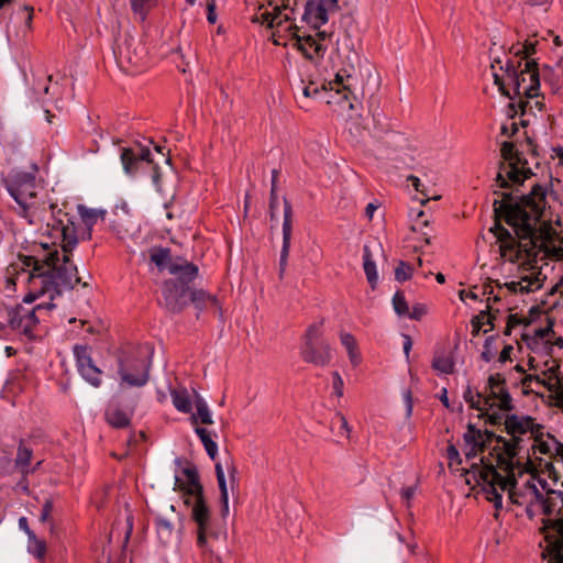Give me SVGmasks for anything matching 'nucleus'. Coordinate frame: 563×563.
Instances as JSON below:
<instances>
[{
    "label": "nucleus",
    "mask_w": 563,
    "mask_h": 563,
    "mask_svg": "<svg viewBox=\"0 0 563 563\" xmlns=\"http://www.w3.org/2000/svg\"><path fill=\"white\" fill-rule=\"evenodd\" d=\"M501 158L495 179V195L501 199L493 202L495 217L512 228L516 238L501 224L493 231L499 242L500 256L511 263H519L517 280L505 283L511 292H533L543 286L545 276L537 265L538 261L553 258L563 261V247L553 241L552 214L548 202V190L534 185L528 195L515 198L511 192H499L511 186H519L532 175L528 161L515 150L510 142L501 144Z\"/></svg>",
    "instance_id": "obj_1"
},
{
    "label": "nucleus",
    "mask_w": 563,
    "mask_h": 563,
    "mask_svg": "<svg viewBox=\"0 0 563 563\" xmlns=\"http://www.w3.org/2000/svg\"><path fill=\"white\" fill-rule=\"evenodd\" d=\"M78 214L86 230L78 233L77 228L67 214L64 219H56L53 212L52 222H47L51 228L49 234L54 238H60L62 251L51 249L48 245L42 244L45 253L42 256H26L23 260L27 267H32L27 276L30 295L29 300L46 291L51 296L59 294L65 289H73L75 285L80 283L77 266L70 261V254L77 246L79 239L89 240L91 238V229L98 220L103 219L106 210L91 209L84 205H79Z\"/></svg>",
    "instance_id": "obj_2"
},
{
    "label": "nucleus",
    "mask_w": 563,
    "mask_h": 563,
    "mask_svg": "<svg viewBox=\"0 0 563 563\" xmlns=\"http://www.w3.org/2000/svg\"><path fill=\"white\" fill-rule=\"evenodd\" d=\"M531 446L528 449V462L526 466L514 465L508 474L490 466H477L472 464L471 468L465 470L463 476L465 483L472 488L479 487L486 499L494 503L498 509L503 506V493L507 492L510 498V485L520 478V475L532 474L542 479L537 474V468H547L551 471L553 463H558V457L563 456V444L553 437L548 435L543 439V430L531 440Z\"/></svg>",
    "instance_id": "obj_3"
},
{
    "label": "nucleus",
    "mask_w": 563,
    "mask_h": 563,
    "mask_svg": "<svg viewBox=\"0 0 563 563\" xmlns=\"http://www.w3.org/2000/svg\"><path fill=\"white\" fill-rule=\"evenodd\" d=\"M510 500L525 506L529 518L544 516L541 532L549 563H563V490L550 488L545 479L523 474L510 485Z\"/></svg>",
    "instance_id": "obj_4"
},
{
    "label": "nucleus",
    "mask_w": 563,
    "mask_h": 563,
    "mask_svg": "<svg viewBox=\"0 0 563 563\" xmlns=\"http://www.w3.org/2000/svg\"><path fill=\"white\" fill-rule=\"evenodd\" d=\"M505 429L510 439L495 437L494 433L476 429L468 424L464 433V453L467 461L475 459L487 449L492 459L482 456L477 466H493L501 473L508 474L511 468L512 459L520 452L521 444L530 441L543 430L541 424L528 416L511 415L505 420Z\"/></svg>",
    "instance_id": "obj_5"
},
{
    "label": "nucleus",
    "mask_w": 563,
    "mask_h": 563,
    "mask_svg": "<svg viewBox=\"0 0 563 563\" xmlns=\"http://www.w3.org/2000/svg\"><path fill=\"white\" fill-rule=\"evenodd\" d=\"M292 10L284 2V0H272L264 11L256 15V21L273 29V41L276 45H286L283 38L292 41V46L308 58L322 57L325 47L322 42L327 37L325 32H318L316 36L300 35L299 29L291 22Z\"/></svg>",
    "instance_id": "obj_6"
},
{
    "label": "nucleus",
    "mask_w": 563,
    "mask_h": 563,
    "mask_svg": "<svg viewBox=\"0 0 563 563\" xmlns=\"http://www.w3.org/2000/svg\"><path fill=\"white\" fill-rule=\"evenodd\" d=\"M501 73H493L494 82L499 91L512 102L509 104L516 114H525L530 106L529 99L539 96L540 78L534 60L507 62L506 68L500 67Z\"/></svg>",
    "instance_id": "obj_7"
},
{
    "label": "nucleus",
    "mask_w": 563,
    "mask_h": 563,
    "mask_svg": "<svg viewBox=\"0 0 563 563\" xmlns=\"http://www.w3.org/2000/svg\"><path fill=\"white\" fill-rule=\"evenodd\" d=\"M5 188L16 203L15 213L30 225L41 224L46 219L47 210L55 209L53 205L47 206L46 201L38 197L40 187L33 174L15 173L7 180Z\"/></svg>",
    "instance_id": "obj_8"
},
{
    "label": "nucleus",
    "mask_w": 563,
    "mask_h": 563,
    "mask_svg": "<svg viewBox=\"0 0 563 563\" xmlns=\"http://www.w3.org/2000/svg\"><path fill=\"white\" fill-rule=\"evenodd\" d=\"M354 85L355 78L352 74L347 73L346 69L340 70L335 75L334 80L324 82L320 87L313 81L305 84L303 80H300L302 98H299L298 101L301 108L307 106L305 102L307 99L312 98L322 100L330 106H338L342 109L345 107L353 109V103L349 101V96Z\"/></svg>",
    "instance_id": "obj_9"
},
{
    "label": "nucleus",
    "mask_w": 563,
    "mask_h": 563,
    "mask_svg": "<svg viewBox=\"0 0 563 563\" xmlns=\"http://www.w3.org/2000/svg\"><path fill=\"white\" fill-rule=\"evenodd\" d=\"M24 258H25V256L20 257L21 272L18 273L16 278L19 280H22L23 283H25L26 287H29L27 276L30 275L32 267H27L24 264V262H23ZM62 292H63V290L59 294H55L54 296H51L49 292L46 291L42 295L36 296L34 299L29 300L27 297L30 295V288H27V294L24 297L25 302H33L34 300H36L43 296H47L48 301L41 302L33 309H29L23 306H16L13 308L5 309L8 324L10 325L11 329L19 331V332L25 334L26 336H31L34 327L38 323L37 313H40L44 310H52L53 308H55L53 300L56 297L60 296Z\"/></svg>",
    "instance_id": "obj_10"
},
{
    "label": "nucleus",
    "mask_w": 563,
    "mask_h": 563,
    "mask_svg": "<svg viewBox=\"0 0 563 563\" xmlns=\"http://www.w3.org/2000/svg\"><path fill=\"white\" fill-rule=\"evenodd\" d=\"M152 347L140 346L119 358V375L122 384L141 387L148 380Z\"/></svg>",
    "instance_id": "obj_11"
},
{
    "label": "nucleus",
    "mask_w": 563,
    "mask_h": 563,
    "mask_svg": "<svg viewBox=\"0 0 563 563\" xmlns=\"http://www.w3.org/2000/svg\"><path fill=\"white\" fill-rule=\"evenodd\" d=\"M185 474L191 485L190 494L192 499L191 517L197 523V543L203 551L208 550V537L213 536L211 529L210 511L202 497V487L198 482L197 472L194 468H186Z\"/></svg>",
    "instance_id": "obj_12"
},
{
    "label": "nucleus",
    "mask_w": 563,
    "mask_h": 563,
    "mask_svg": "<svg viewBox=\"0 0 563 563\" xmlns=\"http://www.w3.org/2000/svg\"><path fill=\"white\" fill-rule=\"evenodd\" d=\"M529 366L540 371V374L529 375L525 383L534 380L537 385L544 386L555 405L563 408V376L559 372V364L554 360H548L541 365L534 356H530Z\"/></svg>",
    "instance_id": "obj_13"
},
{
    "label": "nucleus",
    "mask_w": 563,
    "mask_h": 563,
    "mask_svg": "<svg viewBox=\"0 0 563 563\" xmlns=\"http://www.w3.org/2000/svg\"><path fill=\"white\" fill-rule=\"evenodd\" d=\"M74 355L77 369L82 378L92 386L99 387L102 372L95 365L89 349L85 345H75Z\"/></svg>",
    "instance_id": "obj_14"
},
{
    "label": "nucleus",
    "mask_w": 563,
    "mask_h": 563,
    "mask_svg": "<svg viewBox=\"0 0 563 563\" xmlns=\"http://www.w3.org/2000/svg\"><path fill=\"white\" fill-rule=\"evenodd\" d=\"M484 397L490 398L489 413L495 412L494 408L505 411L511 408V398L505 388V380L500 374L489 376Z\"/></svg>",
    "instance_id": "obj_15"
},
{
    "label": "nucleus",
    "mask_w": 563,
    "mask_h": 563,
    "mask_svg": "<svg viewBox=\"0 0 563 563\" xmlns=\"http://www.w3.org/2000/svg\"><path fill=\"white\" fill-rule=\"evenodd\" d=\"M189 286L179 285L173 279L166 280L163 286L165 307L172 312L181 311L189 302Z\"/></svg>",
    "instance_id": "obj_16"
},
{
    "label": "nucleus",
    "mask_w": 563,
    "mask_h": 563,
    "mask_svg": "<svg viewBox=\"0 0 563 563\" xmlns=\"http://www.w3.org/2000/svg\"><path fill=\"white\" fill-rule=\"evenodd\" d=\"M339 10L338 0H317L306 7L305 16L314 27H320L329 21V16Z\"/></svg>",
    "instance_id": "obj_17"
},
{
    "label": "nucleus",
    "mask_w": 563,
    "mask_h": 563,
    "mask_svg": "<svg viewBox=\"0 0 563 563\" xmlns=\"http://www.w3.org/2000/svg\"><path fill=\"white\" fill-rule=\"evenodd\" d=\"M121 162L126 174L134 175L144 163H151V151L146 147L123 148Z\"/></svg>",
    "instance_id": "obj_18"
},
{
    "label": "nucleus",
    "mask_w": 563,
    "mask_h": 563,
    "mask_svg": "<svg viewBox=\"0 0 563 563\" xmlns=\"http://www.w3.org/2000/svg\"><path fill=\"white\" fill-rule=\"evenodd\" d=\"M115 54L120 63H122V58H125L130 64L139 66L144 59L146 51L140 42L130 37L118 44Z\"/></svg>",
    "instance_id": "obj_19"
},
{
    "label": "nucleus",
    "mask_w": 563,
    "mask_h": 563,
    "mask_svg": "<svg viewBox=\"0 0 563 563\" xmlns=\"http://www.w3.org/2000/svg\"><path fill=\"white\" fill-rule=\"evenodd\" d=\"M302 358L306 362L318 366H325L332 358L331 346L325 341L316 344L303 345L301 350Z\"/></svg>",
    "instance_id": "obj_20"
},
{
    "label": "nucleus",
    "mask_w": 563,
    "mask_h": 563,
    "mask_svg": "<svg viewBox=\"0 0 563 563\" xmlns=\"http://www.w3.org/2000/svg\"><path fill=\"white\" fill-rule=\"evenodd\" d=\"M292 209L291 205L287 199H284V223H283V247L280 252V274L285 272L287 260L289 255L290 241H291V231H292Z\"/></svg>",
    "instance_id": "obj_21"
},
{
    "label": "nucleus",
    "mask_w": 563,
    "mask_h": 563,
    "mask_svg": "<svg viewBox=\"0 0 563 563\" xmlns=\"http://www.w3.org/2000/svg\"><path fill=\"white\" fill-rule=\"evenodd\" d=\"M168 273L176 277L174 280L179 285L188 286L197 277L198 267L187 261L178 260L168 266Z\"/></svg>",
    "instance_id": "obj_22"
},
{
    "label": "nucleus",
    "mask_w": 563,
    "mask_h": 563,
    "mask_svg": "<svg viewBox=\"0 0 563 563\" xmlns=\"http://www.w3.org/2000/svg\"><path fill=\"white\" fill-rule=\"evenodd\" d=\"M463 397L472 408L481 411L483 415H486L493 423L497 422L498 417L496 416V412L489 413L490 398H485L481 393H474L470 387L466 388Z\"/></svg>",
    "instance_id": "obj_23"
},
{
    "label": "nucleus",
    "mask_w": 563,
    "mask_h": 563,
    "mask_svg": "<svg viewBox=\"0 0 563 563\" xmlns=\"http://www.w3.org/2000/svg\"><path fill=\"white\" fill-rule=\"evenodd\" d=\"M192 394L196 412L190 417L191 423L195 426H197L199 422L202 424H212V415L206 400L196 390H194Z\"/></svg>",
    "instance_id": "obj_24"
},
{
    "label": "nucleus",
    "mask_w": 563,
    "mask_h": 563,
    "mask_svg": "<svg viewBox=\"0 0 563 563\" xmlns=\"http://www.w3.org/2000/svg\"><path fill=\"white\" fill-rule=\"evenodd\" d=\"M173 405L175 408L184 413H190L192 411L194 397L185 387H177L170 391Z\"/></svg>",
    "instance_id": "obj_25"
},
{
    "label": "nucleus",
    "mask_w": 563,
    "mask_h": 563,
    "mask_svg": "<svg viewBox=\"0 0 563 563\" xmlns=\"http://www.w3.org/2000/svg\"><path fill=\"white\" fill-rule=\"evenodd\" d=\"M148 254L151 262L155 264L159 271L166 269L168 272V266L175 263V261L170 258L169 249L155 246L150 249Z\"/></svg>",
    "instance_id": "obj_26"
},
{
    "label": "nucleus",
    "mask_w": 563,
    "mask_h": 563,
    "mask_svg": "<svg viewBox=\"0 0 563 563\" xmlns=\"http://www.w3.org/2000/svg\"><path fill=\"white\" fill-rule=\"evenodd\" d=\"M363 268L367 282L371 284L372 288H375L378 282V274L376 269V264L373 260V254L368 245H364L363 247Z\"/></svg>",
    "instance_id": "obj_27"
},
{
    "label": "nucleus",
    "mask_w": 563,
    "mask_h": 563,
    "mask_svg": "<svg viewBox=\"0 0 563 563\" xmlns=\"http://www.w3.org/2000/svg\"><path fill=\"white\" fill-rule=\"evenodd\" d=\"M189 301L192 302L197 308L202 309L207 307L218 308V300L214 296L207 294L201 289H191L189 292Z\"/></svg>",
    "instance_id": "obj_28"
},
{
    "label": "nucleus",
    "mask_w": 563,
    "mask_h": 563,
    "mask_svg": "<svg viewBox=\"0 0 563 563\" xmlns=\"http://www.w3.org/2000/svg\"><path fill=\"white\" fill-rule=\"evenodd\" d=\"M106 419L114 428H124L130 424V416L117 407H110L106 411Z\"/></svg>",
    "instance_id": "obj_29"
},
{
    "label": "nucleus",
    "mask_w": 563,
    "mask_h": 563,
    "mask_svg": "<svg viewBox=\"0 0 563 563\" xmlns=\"http://www.w3.org/2000/svg\"><path fill=\"white\" fill-rule=\"evenodd\" d=\"M195 431L202 442L210 459L216 460L218 455V444L213 441L211 432L202 427H196Z\"/></svg>",
    "instance_id": "obj_30"
},
{
    "label": "nucleus",
    "mask_w": 563,
    "mask_h": 563,
    "mask_svg": "<svg viewBox=\"0 0 563 563\" xmlns=\"http://www.w3.org/2000/svg\"><path fill=\"white\" fill-rule=\"evenodd\" d=\"M340 340L341 344L346 349L349 358L353 364H358L360 362V354L357 351V345L355 338L346 332L340 333Z\"/></svg>",
    "instance_id": "obj_31"
},
{
    "label": "nucleus",
    "mask_w": 563,
    "mask_h": 563,
    "mask_svg": "<svg viewBox=\"0 0 563 563\" xmlns=\"http://www.w3.org/2000/svg\"><path fill=\"white\" fill-rule=\"evenodd\" d=\"M157 4V0H131L132 10L137 13L142 20L147 12Z\"/></svg>",
    "instance_id": "obj_32"
},
{
    "label": "nucleus",
    "mask_w": 563,
    "mask_h": 563,
    "mask_svg": "<svg viewBox=\"0 0 563 563\" xmlns=\"http://www.w3.org/2000/svg\"><path fill=\"white\" fill-rule=\"evenodd\" d=\"M393 307L399 317L409 314V307L402 292L397 291L393 297Z\"/></svg>",
    "instance_id": "obj_33"
},
{
    "label": "nucleus",
    "mask_w": 563,
    "mask_h": 563,
    "mask_svg": "<svg viewBox=\"0 0 563 563\" xmlns=\"http://www.w3.org/2000/svg\"><path fill=\"white\" fill-rule=\"evenodd\" d=\"M29 539V551L34 554L36 558L42 559L46 552V544L43 540H40L35 533L32 534Z\"/></svg>",
    "instance_id": "obj_34"
},
{
    "label": "nucleus",
    "mask_w": 563,
    "mask_h": 563,
    "mask_svg": "<svg viewBox=\"0 0 563 563\" xmlns=\"http://www.w3.org/2000/svg\"><path fill=\"white\" fill-rule=\"evenodd\" d=\"M31 457H32V452L29 449L20 445L18 454H16V459H15V464L21 470V472H23V473L29 472L27 466L30 465Z\"/></svg>",
    "instance_id": "obj_35"
},
{
    "label": "nucleus",
    "mask_w": 563,
    "mask_h": 563,
    "mask_svg": "<svg viewBox=\"0 0 563 563\" xmlns=\"http://www.w3.org/2000/svg\"><path fill=\"white\" fill-rule=\"evenodd\" d=\"M322 324H323V322L320 321V322L311 324L307 329L306 334H305V343H303V345H309V343L310 344H316V343L320 342L319 339L321 336Z\"/></svg>",
    "instance_id": "obj_36"
},
{
    "label": "nucleus",
    "mask_w": 563,
    "mask_h": 563,
    "mask_svg": "<svg viewBox=\"0 0 563 563\" xmlns=\"http://www.w3.org/2000/svg\"><path fill=\"white\" fill-rule=\"evenodd\" d=\"M433 368L442 374L453 372L454 363L449 356H438L433 360Z\"/></svg>",
    "instance_id": "obj_37"
},
{
    "label": "nucleus",
    "mask_w": 563,
    "mask_h": 563,
    "mask_svg": "<svg viewBox=\"0 0 563 563\" xmlns=\"http://www.w3.org/2000/svg\"><path fill=\"white\" fill-rule=\"evenodd\" d=\"M412 275V267L406 262H399L395 269V278L398 282L408 280Z\"/></svg>",
    "instance_id": "obj_38"
},
{
    "label": "nucleus",
    "mask_w": 563,
    "mask_h": 563,
    "mask_svg": "<svg viewBox=\"0 0 563 563\" xmlns=\"http://www.w3.org/2000/svg\"><path fill=\"white\" fill-rule=\"evenodd\" d=\"M218 479V485L221 492V501L223 506V512L227 514L229 511V496H228V487L225 482V476Z\"/></svg>",
    "instance_id": "obj_39"
},
{
    "label": "nucleus",
    "mask_w": 563,
    "mask_h": 563,
    "mask_svg": "<svg viewBox=\"0 0 563 563\" xmlns=\"http://www.w3.org/2000/svg\"><path fill=\"white\" fill-rule=\"evenodd\" d=\"M277 208H278L277 191H274V189H271V198H269V217H271V221H274V220L277 219Z\"/></svg>",
    "instance_id": "obj_40"
},
{
    "label": "nucleus",
    "mask_w": 563,
    "mask_h": 563,
    "mask_svg": "<svg viewBox=\"0 0 563 563\" xmlns=\"http://www.w3.org/2000/svg\"><path fill=\"white\" fill-rule=\"evenodd\" d=\"M427 313V307L422 303H417L409 310L408 318L412 320H420Z\"/></svg>",
    "instance_id": "obj_41"
},
{
    "label": "nucleus",
    "mask_w": 563,
    "mask_h": 563,
    "mask_svg": "<svg viewBox=\"0 0 563 563\" xmlns=\"http://www.w3.org/2000/svg\"><path fill=\"white\" fill-rule=\"evenodd\" d=\"M402 399L406 406V418L409 419L412 416V393L409 389L402 391Z\"/></svg>",
    "instance_id": "obj_42"
},
{
    "label": "nucleus",
    "mask_w": 563,
    "mask_h": 563,
    "mask_svg": "<svg viewBox=\"0 0 563 563\" xmlns=\"http://www.w3.org/2000/svg\"><path fill=\"white\" fill-rule=\"evenodd\" d=\"M53 512V503L52 500H46L42 507L40 520L41 522H48L51 520Z\"/></svg>",
    "instance_id": "obj_43"
},
{
    "label": "nucleus",
    "mask_w": 563,
    "mask_h": 563,
    "mask_svg": "<svg viewBox=\"0 0 563 563\" xmlns=\"http://www.w3.org/2000/svg\"><path fill=\"white\" fill-rule=\"evenodd\" d=\"M416 486H408L401 489L400 496L401 500L406 504L407 507L410 506V501L416 495Z\"/></svg>",
    "instance_id": "obj_44"
},
{
    "label": "nucleus",
    "mask_w": 563,
    "mask_h": 563,
    "mask_svg": "<svg viewBox=\"0 0 563 563\" xmlns=\"http://www.w3.org/2000/svg\"><path fill=\"white\" fill-rule=\"evenodd\" d=\"M521 53H523V56L520 58V60L522 63H525L526 60H531L530 59V56L534 53V43H527L525 46H523V51L521 49H518L515 55L518 56L520 55Z\"/></svg>",
    "instance_id": "obj_45"
},
{
    "label": "nucleus",
    "mask_w": 563,
    "mask_h": 563,
    "mask_svg": "<svg viewBox=\"0 0 563 563\" xmlns=\"http://www.w3.org/2000/svg\"><path fill=\"white\" fill-rule=\"evenodd\" d=\"M207 20L211 24L216 23V21H217L216 0L207 1Z\"/></svg>",
    "instance_id": "obj_46"
},
{
    "label": "nucleus",
    "mask_w": 563,
    "mask_h": 563,
    "mask_svg": "<svg viewBox=\"0 0 563 563\" xmlns=\"http://www.w3.org/2000/svg\"><path fill=\"white\" fill-rule=\"evenodd\" d=\"M333 389L336 396L343 395V379L338 372L333 373Z\"/></svg>",
    "instance_id": "obj_47"
},
{
    "label": "nucleus",
    "mask_w": 563,
    "mask_h": 563,
    "mask_svg": "<svg viewBox=\"0 0 563 563\" xmlns=\"http://www.w3.org/2000/svg\"><path fill=\"white\" fill-rule=\"evenodd\" d=\"M552 332L553 331H552L551 325L536 330L534 331V343L537 344V340L543 341V340L548 339Z\"/></svg>",
    "instance_id": "obj_48"
},
{
    "label": "nucleus",
    "mask_w": 563,
    "mask_h": 563,
    "mask_svg": "<svg viewBox=\"0 0 563 563\" xmlns=\"http://www.w3.org/2000/svg\"><path fill=\"white\" fill-rule=\"evenodd\" d=\"M157 529L161 533L170 534L173 526L168 520L164 518H157Z\"/></svg>",
    "instance_id": "obj_49"
},
{
    "label": "nucleus",
    "mask_w": 563,
    "mask_h": 563,
    "mask_svg": "<svg viewBox=\"0 0 563 563\" xmlns=\"http://www.w3.org/2000/svg\"><path fill=\"white\" fill-rule=\"evenodd\" d=\"M35 92L44 95H56V86H49L45 82L38 84L34 87Z\"/></svg>",
    "instance_id": "obj_50"
},
{
    "label": "nucleus",
    "mask_w": 563,
    "mask_h": 563,
    "mask_svg": "<svg viewBox=\"0 0 563 563\" xmlns=\"http://www.w3.org/2000/svg\"><path fill=\"white\" fill-rule=\"evenodd\" d=\"M408 181L412 185V187H413L417 191L421 192L423 196H426V197H427V194H426V191H424L423 185L421 184V181H420V179H419L418 177H416V176H413V175H410V176L408 177Z\"/></svg>",
    "instance_id": "obj_51"
},
{
    "label": "nucleus",
    "mask_w": 563,
    "mask_h": 563,
    "mask_svg": "<svg viewBox=\"0 0 563 563\" xmlns=\"http://www.w3.org/2000/svg\"><path fill=\"white\" fill-rule=\"evenodd\" d=\"M446 455H448V459L450 460V462H457L460 463L461 460H460V453L457 451V449L454 446V445H450L446 450Z\"/></svg>",
    "instance_id": "obj_52"
},
{
    "label": "nucleus",
    "mask_w": 563,
    "mask_h": 563,
    "mask_svg": "<svg viewBox=\"0 0 563 563\" xmlns=\"http://www.w3.org/2000/svg\"><path fill=\"white\" fill-rule=\"evenodd\" d=\"M518 131V126L515 122H511L509 124H504L501 126V134L506 136H511Z\"/></svg>",
    "instance_id": "obj_53"
},
{
    "label": "nucleus",
    "mask_w": 563,
    "mask_h": 563,
    "mask_svg": "<svg viewBox=\"0 0 563 563\" xmlns=\"http://www.w3.org/2000/svg\"><path fill=\"white\" fill-rule=\"evenodd\" d=\"M19 528L25 532L27 538L34 534V532L30 529L27 519L25 517H21L19 519Z\"/></svg>",
    "instance_id": "obj_54"
},
{
    "label": "nucleus",
    "mask_w": 563,
    "mask_h": 563,
    "mask_svg": "<svg viewBox=\"0 0 563 563\" xmlns=\"http://www.w3.org/2000/svg\"><path fill=\"white\" fill-rule=\"evenodd\" d=\"M21 13L24 15L25 24L30 29L31 27V23H32V19H33V8L24 7L22 9Z\"/></svg>",
    "instance_id": "obj_55"
},
{
    "label": "nucleus",
    "mask_w": 563,
    "mask_h": 563,
    "mask_svg": "<svg viewBox=\"0 0 563 563\" xmlns=\"http://www.w3.org/2000/svg\"><path fill=\"white\" fill-rule=\"evenodd\" d=\"M512 350L514 347L511 345H506L503 351L500 352V355H499V361L500 362H506L510 358V355L512 353Z\"/></svg>",
    "instance_id": "obj_56"
},
{
    "label": "nucleus",
    "mask_w": 563,
    "mask_h": 563,
    "mask_svg": "<svg viewBox=\"0 0 563 563\" xmlns=\"http://www.w3.org/2000/svg\"><path fill=\"white\" fill-rule=\"evenodd\" d=\"M530 101V106L532 107L530 109V107H528V111L525 113H532V114H536L533 109L536 108L538 111H542V108H543V103L540 101V100H533V99H529Z\"/></svg>",
    "instance_id": "obj_57"
},
{
    "label": "nucleus",
    "mask_w": 563,
    "mask_h": 563,
    "mask_svg": "<svg viewBox=\"0 0 563 563\" xmlns=\"http://www.w3.org/2000/svg\"><path fill=\"white\" fill-rule=\"evenodd\" d=\"M336 418H338V420H339V422H340V427H341V429H343V430H344V432H345L346 434H349V433H350V428H349V423H347L346 418H345L342 413H340V412H339V413H336Z\"/></svg>",
    "instance_id": "obj_58"
},
{
    "label": "nucleus",
    "mask_w": 563,
    "mask_h": 563,
    "mask_svg": "<svg viewBox=\"0 0 563 563\" xmlns=\"http://www.w3.org/2000/svg\"><path fill=\"white\" fill-rule=\"evenodd\" d=\"M411 346H412L411 338L409 335H404V353L406 354L407 357L409 356Z\"/></svg>",
    "instance_id": "obj_59"
},
{
    "label": "nucleus",
    "mask_w": 563,
    "mask_h": 563,
    "mask_svg": "<svg viewBox=\"0 0 563 563\" xmlns=\"http://www.w3.org/2000/svg\"><path fill=\"white\" fill-rule=\"evenodd\" d=\"M459 296H460L461 300H465L466 298H470L472 300H476L478 298V296L475 292L466 291V290H461Z\"/></svg>",
    "instance_id": "obj_60"
},
{
    "label": "nucleus",
    "mask_w": 563,
    "mask_h": 563,
    "mask_svg": "<svg viewBox=\"0 0 563 563\" xmlns=\"http://www.w3.org/2000/svg\"><path fill=\"white\" fill-rule=\"evenodd\" d=\"M377 206L373 202L368 203L365 208V214L371 220L374 216V212L377 210Z\"/></svg>",
    "instance_id": "obj_61"
},
{
    "label": "nucleus",
    "mask_w": 563,
    "mask_h": 563,
    "mask_svg": "<svg viewBox=\"0 0 563 563\" xmlns=\"http://www.w3.org/2000/svg\"><path fill=\"white\" fill-rule=\"evenodd\" d=\"M159 177H161V175H159V173L157 170V167H153V176H152V178H153V183L156 186V188H159Z\"/></svg>",
    "instance_id": "obj_62"
},
{
    "label": "nucleus",
    "mask_w": 563,
    "mask_h": 563,
    "mask_svg": "<svg viewBox=\"0 0 563 563\" xmlns=\"http://www.w3.org/2000/svg\"><path fill=\"white\" fill-rule=\"evenodd\" d=\"M277 178H278V172L274 169L272 172V188L274 191H277Z\"/></svg>",
    "instance_id": "obj_63"
},
{
    "label": "nucleus",
    "mask_w": 563,
    "mask_h": 563,
    "mask_svg": "<svg viewBox=\"0 0 563 563\" xmlns=\"http://www.w3.org/2000/svg\"><path fill=\"white\" fill-rule=\"evenodd\" d=\"M216 474H217V478L224 477V472H223V468L220 463L216 464Z\"/></svg>",
    "instance_id": "obj_64"
}]
</instances>
